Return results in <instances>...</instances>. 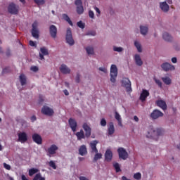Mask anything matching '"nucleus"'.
Returning a JSON list of instances; mask_svg holds the SVG:
<instances>
[{
    "label": "nucleus",
    "instance_id": "f257e3e1",
    "mask_svg": "<svg viewBox=\"0 0 180 180\" xmlns=\"http://www.w3.org/2000/svg\"><path fill=\"white\" fill-rule=\"evenodd\" d=\"M82 128L84 129L85 133L82 129H81L80 131L77 132L76 136L77 140H82V139H85V137H86L87 139H89V137H91V127H89V125L88 124V123L84 122L82 125Z\"/></svg>",
    "mask_w": 180,
    "mask_h": 180
},
{
    "label": "nucleus",
    "instance_id": "f03ea898",
    "mask_svg": "<svg viewBox=\"0 0 180 180\" xmlns=\"http://www.w3.org/2000/svg\"><path fill=\"white\" fill-rule=\"evenodd\" d=\"M163 131L161 129H155L153 127H150L148 131V134H146V137L148 139H157L160 136H162Z\"/></svg>",
    "mask_w": 180,
    "mask_h": 180
},
{
    "label": "nucleus",
    "instance_id": "7ed1b4c3",
    "mask_svg": "<svg viewBox=\"0 0 180 180\" xmlns=\"http://www.w3.org/2000/svg\"><path fill=\"white\" fill-rule=\"evenodd\" d=\"M98 141L95 140L90 143V147L91 148L92 153H96V155L94 158V162H96L98 160H101L102 158V153H98V148H96V146L98 144Z\"/></svg>",
    "mask_w": 180,
    "mask_h": 180
},
{
    "label": "nucleus",
    "instance_id": "20e7f679",
    "mask_svg": "<svg viewBox=\"0 0 180 180\" xmlns=\"http://www.w3.org/2000/svg\"><path fill=\"white\" fill-rule=\"evenodd\" d=\"M110 75V80L112 82V84H115V82H116V78L117 77V67L116 65H111Z\"/></svg>",
    "mask_w": 180,
    "mask_h": 180
},
{
    "label": "nucleus",
    "instance_id": "39448f33",
    "mask_svg": "<svg viewBox=\"0 0 180 180\" xmlns=\"http://www.w3.org/2000/svg\"><path fill=\"white\" fill-rule=\"evenodd\" d=\"M65 39L66 42L69 46H74V44H75V41H74V38H72V32L71 31V28H68Z\"/></svg>",
    "mask_w": 180,
    "mask_h": 180
},
{
    "label": "nucleus",
    "instance_id": "423d86ee",
    "mask_svg": "<svg viewBox=\"0 0 180 180\" xmlns=\"http://www.w3.org/2000/svg\"><path fill=\"white\" fill-rule=\"evenodd\" d=\"M122 86L126 89L127 92H131V82L127 77L122 78L121 81Z\"/></svg>",
    "mask_w": 180,
    "mask_h": 180
},
{
    "label": "nucleus",
    "instance_id": "0eeeda50",
    "mask_svg": "<svg viewBox=\"0 0 180 180\" xmlns=\"http://www.w3.org/2000/svg\"><path fill=\"white\" fill-rule=\"evenodd\" d=\"M117 153H118L120 159L124 160L129 158V153H127L126 149H124V148H122V147L118 148Z\"/></svg>",
    "mask_w": 180,
    "mask_h": 180
},
{
    "label": "nucleus",
    "instance_id": "6e6552de",
    "mask_svg": "<svg viewBox=\"0 0 180 180\" xmlns=\"http://www.w3.org/2000/svg\"><path fill=\"white\" fill-rule=\"evenodd\" d=\"M32 29L31 31L32 33V36L34 38V39H39V29L37 28V26H39V24L37 23V21H34L32 23Z\"/></svg>",
    "mask_w": 180,
    "mask_h": 180
},
{
    "label": "nucleus",
    "instance_id": "1a4fd4ad",
    "mask_svg": "<svg viewBox=\"0 0 180 180\" xmlns=\"http://www.w3.org/2000/svg\"><path fill=\"white\" fill-rule=\"evenodd\" d=\"M8 11L11 15H18V13H19V6L12 3L8 6Z\"/></svg>",
    "mask_w": 180,
    "mask_h": 180
},
{
    "label": "nucleus",
    "instance_id": "9d476101",
    "mask_svg": "<svg viewBox=\"0 0 180 180\" xmlns=\"http://www.w3.org/2000/svg\"><path fill=\"white\" fill-rule=\"evenodd\" d=\"M164 116V113L161 112L160 110H154L151 113H150V117L153 120H155L158 119L159 117H162Z\"/></svg>",
    "mask_w": 180,
    "mask_h": 180
},
{
    "label": "nucleus",
    "instance_id": "9b49d317",
    "mask_svg": "<svg viewBox=\"0 0 180 180\" xmlns=\"http://www.w3.org/2000/svg\"><path fill=\"white\" fill-rule=\"evenodd\" d=\"M161 68L163 70V71L167 72L168 71H174L175 70V66L168 63H164L161 65Z\"/></svg>",
    "mask_w": 180,
    "mask_h": 180
},
{
    "label": "nucleus",
    "instance_id": "f8f14e48",
    "mask_svg": "<svg viewBox=\"0 0 180 180\" xmlns=\"http://www.w3.org/2000/svg\"><path fill=\"white\" fill-rule=\"evenodd\" d=\"M57 150H58V147L56 145L53 144L47 149V155L49 157H51V155H54V154L57 153Z\"/></svg>",
    "mask_w": 180,
    "mask_h": 180
},
{
    "label": "nucleus",
    "instance_id": "ddd939ff",
    "mask_svg": "<svg viewBox=\"0 0 180 180\" xmlns=\"http://www.w3.org/2000/svg\"><path fill=\"white\" fill-rule=\"evenodd\" d=\"M41 113L46 116H53L54 115V110L48 106H44L41 109Z\"/></svg>",
    "mask_w": 180,
    "mask_h": 180
},
{
    "label": "nucleus",
    "instance_id": "4468645a",
    "mask_svg": "<svg viewBox=\"0 0 180 180\" xmlns=\"http://www.w3.org/2000/svg\"><path fill=\"white\" fill-rule=\"evenodd\" d=\"M75 4L77 6V13L78 15H82V13H84V6H82V1H75Z\"/></svg>",
    "mask_w": 180,
    "mask_h": 180
},
{
    "label": "nucleus",
    "instance_id": "2eb2a0df",
    "mask_svg": "<svg viewBox=\"0 0 180 180\" xmlns=\"http://www.w3.org/2000/svg\"><path fill=\"white\" fill-rule=\"evenodd\" d=\"M113 158V153L110 149H107L105 153V161L107 162H110Z\"/></svg>",
    "mask_w": 180,
    "mask_h": 180
},
{
    "label": "nucleus",
    "instance_id": "dca6fc26",
    "mask_svg": "<svg viewBox=\"0 0 180 180\" xmlns=\"http://www.w3.org/2000/svg\"><path fill=\"white\" fill-rule=\"evenodd\" d=\"M49 33L53 39H56V37H57V27L54 25H51L49 27Z\"/></svg>",
    "mask_w": 180,
    "mask_h": 180
},
{
    "label": "nucleus",
    "instance_id": "f3484780",
    "mask_svg": "<svg viewBox=\"0 0 180 180\" xmlns=\"http://www.w3.org/2000/svg\"><path fill=\"white\" fill-rule=\"evenodd\" d=\"M18 141L20 143H26L27 141V134L26 132H20L18 134Z\"/></svg>",
    "mask_w": 180,
    "mask_h": 180
},
{
    "label": "nucleus",
    "instance_id": "a211bd4d",
    "mask_svg": "<svg viewBox=\"0 0 180 180\" xmlns=\"http://www.w3.org/2000/svg\"><path fill=\"white\" fill-rule=\"evenodd\" d=\"M68 122L69 126L70 129H72V131H77V126H78L77 121L72 118H70Z\"/></svg>",
    "mask_w": 180,
    "mask_h": 180
},
{
    "label": "nucleus",
    "instance_id": "6ab92c4d",
    "mask_svg": "<svg viewBox=\"0 0 180 180\" xmlns=\"http://www.w3.org/2000/svg\"><path fill=\"white\" fill-rule=\"evenodd\" d=\"M32 140L34 143L39 145L43 143V139H41V136L39 134H34L32 135Z\"/></svg>",
    "mask_w": 180,
    "mask_h": 180
},
{
    "label": "nucleus",
    "instance_id": "aec40b11",
    "mask_svg": "<svg viewBox=\"0 0 180 180\" xmlns=\"http://www.w3.org/2000/svg\"><path fill=\"white\" fill-rule=\"evenodd\" d=\"M39 60H44V56H49V50L46 47L40 48Z\"/></svg>",
    "mask_w": 180,
    "mask_h": 180
},
{
    "label": "nucleus",
    "instance_id": "412c9836",
    "mask_svg": "<svg viewBox=\"0 0 180 180\" xmlns=\"http://www.w3.org/2000/svg\"><path fill=\"white\" fill-rule=\"evenodd\" d=\"M148 96H150V92L146 89H143L140 95L139 99L142 102H144Z\"/></svg>",
    "mask_w": 180,
    "mask_h": 180
},
{
    "label": "nucleus",
    "instance_id": "4be33fe9",
    "mask_svg": "<svg viewBox=\"0 0 180 180\" xmlns=\"http://www.w3.org/2000/svg\"><path fill=\"white\" fill-rule=\"evenodd\" d=\"M60 71L62 74H70L71 72V69L68 68L66 65L62 64L60 67Z\"/></svg>",
    "mask_w": 180,
    "mask_h": 180
},
{
    "label": "nucleus",
    "instance_id": "5701e85b",
    "mask_svg": "<svg viewBox=\"0 0 180 180\" xmlns=\"http://www.w3.org/2000/svg\"><path fill=\"white\" fill-rule=\"evenodd\" d=\"M156 105L157 106L162 109V110H167V103H165V101H164L163 100H158L156 101Z\"/></svg>",
    "mask_w": 180,
    "mask_h": 180
},
{
    "label": "nucleus",
    "instance_id": "b1692460",
    "mask_svg": "<svg viewBox=\"0 0 180 180\" xmlns=\"http://www.w3.org/2000/svg\"><path fill=\"white\" fill-rule=\"evenodd\" d=\"M160 8L163 12H168L169 11V6L167 1H163L160 4Z\"/></svg>",
    "mask_w": 180,
    "mask_h": 180
},
{
    "label": "nucleus",
    "instance_id": "393cba45",
    "mask_svg": "<svg viewBox=\"0 0 180 180\" xmlns=\"http://www.w3.org/2000/svg\"><path fill=\"white\" fill-rule=\"evenodd\" d=\"M134 60L136 65H139V67L143 65V60H141V57H140V55L136 54L134 56Z\"/></svg>",
    "mask_w": 180,
    "mask_h": 180
},
{
    "label": "nucleus",
    "instance_id": "a878e982",
    "mask_svg": "<svg viewBox=\"0 0 180 180\" xmlns=\"http://www.w3.org/2000/svg\"><path fill=\"white\" fill-rule=\"evenodd\" d=\"M79 153L80 155H86L88 154V150H86V146L85 145L80 146Z\"/></svg>",
    "mask_w": 180,
    "mask_h": 180
},
{
    "label": "nucleus",
    "instance_id": "bb28decb",
    "mask_svg": "<svg viewBox=\"0 0 180 180\" xmlns=\"http://www.w3.org/2000/svg\"><path fill=\"white\" fill-rule=\"evenodd\" d=\"M114 134H115V125L113 124V122H110L109 127H108V135L112 136Z\"/></svg>",
    "mask_w": 180,
    "mask_h": 180
},
{
    "label": "nucleus",
    "instance_id": "cd10ccee",
    "mask_svg": "<svg viewBox=\"0 0 180 180\" xmlns=\"http://www.w3.org/2000/svg\"><path fill=\"white\" fill-rule=\"evenodd\" d=\"M62 18L64 20H65L66 22H68V23H69V25L70 26H73L72 24V21H71V19L70 18V17L68 16V15L67 14H63L62 15Z\"/></svg>",
    "mask_w": 180,
    "mask_h": 180
},
{
    "label": "nucleus",
    "instance_id": "c85d7f7f",
    "mask_svg": "<svg viewBox=\"0 0 180 180\" xmlns=\"http://www.w3.org/2000/svg\"><path fill=\"white\" fill-rule=\"evenodd\" d=\"M140 30H141V34H143V36H146V34H147V33H148V27L141 25Z\"/></svg>",
    "mask_w": 180,
    "mask_h": 180
},
{
    "label": "nucleus",
    "instance_id": "c756f323",
    "mask_svg": "<svg viewBox=\"0 0 180 180\" xmlns=\"http://www.w3.org/2000/svg\"><path fill=\"white\" fill-rule=\"evenodd\" d=\"M163 39L165 41H171L172 40V37H171L168 32H164L162 34Z\"/></svg>",
    "mask_w": 180,
    "mask_h": 180
},
{
    "label": "nucleus",
    "instance_id": "7c9ffc66",
    "mask_svg": "<svg viewBox=\"0 0 180 180\" xmlns=\"http://www.w3.org/2000/svg\"><path fill=\"white\" fill-rule=\"evenodd\" d=\"M20 82L22 86H24V85H26V76L25 75L21 74L20 75Z\"/></svg>",
    "mask_w": 180,
    "mask_h": 180
},
{
    "label": "nucleus",
    "instance_id": "2f4dec72",
    "mask_svg": "<svg viewBox=\"0 0 180 180\" xmlns=\"http://www.w3.org/2000/svg\"><path fill=\"white\" fill-rule=\"evenodd\" d=\"M162 80L166 85H171V83L172 82V80H171V78L168 77H162Z\"/></svg>",
    "mask_w": 180,
    "mask_h": 180
},
{
    "label": "nucleus",
    "instance_id": "473e14b6",
    "mask_svg": "<svg viewBox=\"0 0 180 180\" xmlns=\"http://www.w3.org/2000/svg\"><path fill=\"white\" fill-rule=\"evenodd\" d=\"M37 172H39L38 169L31 168L29 170V175H30V176H33V175H34V174H37Z\"/></svg>",
    "mask_w": 180,
    "mask_h": 180
},
{
    "label": "nucleus",
    "instance_id": "72a5a7b5",
    "mask_svg": "<svg viewBox=\"0 0 180 180\" xmlns=\"http://www.w3.org/2000/svg\"><path fill=\"white\" fill-rule=\"evenodd\" d=\"M113 167H114L116 172H120L122 171V169H120V165H119V163L114 162L113 163Z\"/></svg>",
    "mask_w": 180,
    "mask_h": 180
},
{
    "label": "nucleus",
    "instance_id": "f704fd0d",
    "mask_svg": "<svg viewBox=\"0 0 180 180\" xmlns=\"http://www.w3.org/2000/svg\"><path fill=\"white\" fill-rule=\"evenodd\" d=\"M86 51L87 54H94V47L92 46H87L86 48Z\"/></svg>",
    "mask_w": 180,
    "mask_h": 180
},
{
    "label": "nucleus",
    "instance_id": "c9c22d12",
    "mask_svg": "<svg viewBox=\"0 0 180 180\" xmlns=\"http://www.w3.org/2000/svg\"><path fill=\"white\" fill-rule=\"evenodd\" d=\"M134 46L135 47H136L139 53H141L142 50H141V45L139 43V41H136L134 42Z\"/></svg>",
    "mask_w": 180,
    "mask_h": 180
},
{
    "label": "nucleus",
    "instance_id": "e433bc0d",
    "mask_svg": "<svg viewBox=\"0 0 180 180\" xmlns=\"http://www.w3.org/2000/svg\"><path fill=\"white\" fill-rule=\"evenodd\" d=\"M49 167H51V168H53V169H57V166L56 165V163L53 160H51L49 162Z\"/></svg>",
    "mask_w": 180,
    "mask_h": 180
},
{
    "label": "nucleus",
    "instance_id": "4c0bfd02",
    "mask_svg": "<svg viewBox=\"0 0 180 180\" xmlns=\"http://www.w3.org/2000/svg\"><path fill=\"white\" fill-rule=\"evenodd\" d=\"M134 179L140 180L141 179V173L138 172L134 174Z\"/></svg>",
    "mask_w": 180,
    "mask_h": 180
},
{
    "label": "nucleus",
    "instance_id": "58836bf2",
    "mask_svg": "<svg viewBox=\"0 0 180 180\" xmlns=\"http://www.w3.org/2000/svg\"><path fill=\"white\" fill-rule=\"evenodd\" d=\"M77 26L80 29H85V23L82 22V21L77 22Z\"/></svg>",
    "mask_w": 180,
    "mask_h": 180
},
{
    "label": "nucleus",
    "instance_id": "ea45409f",
    "mask_svg": "<svg viewBox=\"0 0 180 180\" xmlns=\"http://www.w3.org/2000/svg\"><path fill=\"white\" fill-rule=\"evenodd\" d=\"M11 72V68L6 67L3 69L2 74H9Z\"/></svg>",
    "mask_w": 180,
    "mask_h": 180
},
{
    "label": "nucleus",
    "instance_id": "a19ab883",
    "mask_svg": "<svg viewBox=\"0 0 180 180\" xmlns=\"http://www.w3.org/2000/svg\"><path fill=\"white\" fill-rule=\"evenodd\" d=\"M75 82H77V84H79V82H81V75L79 73H77L76 75Z\"/></svg>",
    "mask_w": 180,
    "mask_h": 180
},
{
    "label": "nucleus",
    "instance_id": "79ce46f5",
    "mask_svg": "<svg viewBox=\"0 0 180 180\" xmlns=\"http://www.w3.org/2000/svg\"><path fill=\"white\" fill-rule=\"evenodd\" d=\"M113 50L114 51H117V53H121V51H123V48L114 46Z\"/></svg>",
    "mask_w": 180,
    "mask_h": 180
},
{
    "label": "nucleus",
    "instance_id": "37998d69",
    "mask_svg": "<svg viewBox=\"0 0 180 180\" xmlns=\"http://www.w3.org/2000/svg\"><path fill=\"white\" fill-rule=\"evenodd\" d=\"M155 82L160 88H162V82H161V80L155 79Z\"/></svg>",
    "mask_w": 180,
    "mask_h": 180
},
{
    "label": "nucleus",
    "instance_id": "c03bdc74",
    "mask_svg": "<svg viewBox=\"0 0 180 180\" xmlns=\"http://www.w3.org/2000/svg\"><path fill=\"white\" fill-rule=\"evenodd\" d=\"M100 123H101V126H102L103 127H105V126H106V120H105L104 118L101 119Z\"/></svg>",
    "mask_w": 180,
    "mask_h": 180
},
{
    "label": "nucleus",
    "instance_id": "a18cd8bd",
    "mask_svg": "<svg viewBox=\"0 0 180 180\" xmlns=\"http://www.w3.org/2000/svg\"><path fill=\"white\" fill-rule=\"evenodd\" d=\"M115 117L116 120H117V121L122 120V117H120V115L117 112H115Z\"/></svg>",
    "mask_w": 180,
    "mask_h": 180
},
{
    "label": "nucleus",
    "instance_id": "49530a36",
    "mask_svg": "<svg viewBox=\"0 0 180 180\" xmlns=\"http://www.w3.org/2000/svg\"><path fill=\"white\" fill-rule=\"evenodd\" d=\"M30 70L34 72H37V71H39V68L37 66H32Z\"/></svg>",
    "mask_w": 180,
    "mask_h": 180
},
{
    "label": "nucleus",
    "instance_id": "de8ad7c7",
    "mask_svg": "<svg viewBox=\"0 0 180 180\" xmlns=\"http://www.w3.org/2000/svg\"><path fill=\"white\" fill-rule=\"evenodd\" d=\"M89 18H91V19H94V18L95 17V13H94V11H89Z\"/></svg>",
    "mask_w": 180,
    "mask_h": 180
},
{
    "label": "nucleus",
    "instance_id": "09e8293b",
    "mask_svg": "<svg viewBox=\"0 0 180 180\" xmlns=\"http://www.w3.org/2000/svg\"><path fill=\"white\" fill-rule=\"evenodd\" d=\"M98 70L99 71H102V72H104L105 74L108 72V70L106 69V68H99Z\"/></svg>",
    "mask_w": 180,
    "mask_h": 180
},
{
    "label": "nucleus",
    "instance_id": "8fccbe9b",
    "mask_svg": "<svg viewBox=\"0 0 180 180\" xmlns=\"http://www.w3.org/2000/svg\"><path fill=\"white\" fill-rule=\"evenodd\" d=\"M4 167L6 169H8V171H10L11 169V165L6 164V163H4Z\"/></svg>",
    "mask_w": 180,
    "mask_h": 180
},
{
    "label": "nucleus",
    "instance_id": "3c124183",
    "mask_svg": "<svg viewBox=\"0 0 180 180\" xmlns=\"http://www.w3.org/2000/svg\"><path fill=\"white\" fill-rule=\"evenodd\" d=\"M35 4L38 6L44 5V1H35Z\"/></svg>",
    "mask_w": 180,
    "mask_h": 180
},
{
    "label": "nucleus",
    "instance_id": "603ef678",
    "mask_svg": "<svg viewBox=\"0 0 180 180\" xmlns=\"http://www.w3.org/2000/svg\"><path fill=\"white\" fill-rule=\"evenodd\" d=\"M30 46H31V47H36V42L33 41H30L29 42Z\"/></svg>",
    "mask_w": 180,
    "mask_h": 180
},
{
    "label": "nucleus",
    "instance_id": "864d4df0",
    "mask_svg": "<svg viewBox=\"0 0 180 180\" xmlns=\"http://www.w3.org/2000/svg\"><path fill=\"white\" fill-rule=\"evenodd\" d=\"M39 179H40V173L37 174L32 180H39Z\"/></svg>",
    "mask_w": 180,
    "mask_h": 180
},
{
    "label": "nucleus",
    "instance_id": "5fc2aeb1",
    "mask_svg": "<svg viewBox=\"0 0 180 180\" xmlns=\"http://www.w3.org/2000/svg\"><path fill=\"white\" fill-rule=\"evenodd\" d=\"M94 9H95L96 12L98 13L97 16H99V15H101V10H99V8L98 7H94Z\"/></svg>",
    "mask_w": 180,
    "mask_h": 180
},
{
    "label": "nucleus",
    "instance_id": "6e6d98bb",
    "mask_svg": "<svg viewBox=\"0 0 180 180\" xmlns=\"http://www.w3.org/2000/svg\"><path fill=\"white\" fill-rule=\"evenodd\" d=\"M63 94H64L66 96H68V95H70V93L68 92V90H67V89L63 90Z\"/></svg>",
    "mask_w": 180,
    "mask_h": 180
},
{
    "label": "nucleus",
    "instance_id": "4d7b16f0",
    "mask_svg": "<svg viewBox=\"0 0 180 180\" xmlns=\"http://www.w3.org/2000/svg\"><path fill=\"white\" fill-rule=\"evenodd\" d=\"M176 61H177L176 58L174 57V58H172V62L174 64H176Z\"/></svg>",
    "mask_w": 180,
    "mask_h": 180
},
{
    "label": "nucleus",
    "instance_id": "13d9d810",
    "mask_svg": "<svg viewBox=\"0 0 180 180\" xmlns=\"http://www.w3.org/2000/svg\"><path fill=\"white\" fill-rule=\"evenodd\" d=\"M31 122H36V116L33 115L31 117Z\"/></svg>",
    "mask_w": 180,
    "mask_h": 180
},
{
    "label": "nucleus",
    "instance_id": "bf43d9fd",
    "mask_svg": "<svg viewBox=\"0 0 180 180\" xmlns=\"http://www.w3.org/2000/svg\"><path fill=\"white\" fill-rule=\"evenodd\" d=\"M79 180H89V179H88V178H86V177H85V176H80V177L79 178Z\"/></svg>",
    "mask_w": 180,
    "mask_h": 180
},
{
    "label": "nucleus",
    "instance_id": "052dcab7",
    "mask_svg": "<svg viewBox=\"0 0 180 180\" xmlns=\"http://www.w3.org/2000/svg\"><path fill=\"white\" fill-rule=\"evenodd\" d=\"M88 34H91V36H96V32H89Z\"/></svg>",
    "mask_w": 180,
    "mask_h": 180
},
{
    "label": "nucleus",
    "instance_id": "680f3d73",
    "mask_svg": "<svg viewBox=\"0 0 180 180\" xmlns=\"http://www.w3.org/2000/svg\"><path fill=\"white\" fill-rule=\"evenodd\" d=\"M117 122H118V125H120L122 127L123 126V124H122V120H119Z\"/></svg>",
    "mask_w": 180,
    "mask_h": 180
},
{
    "label": "nucleus",
    "instance_id": "e2e57ef3",
    "mask_svg": "<svg viewBox=\"0 0 180 180\" xmlns=\"http://www.w3.org/2000/svg\"><path fill=\"white\" fill-rule=\"evenodd\" d=\"M134 120H135V122H139V117L135 115L134 117Z\"/></svg>",
    "mask_w": 180,
    "mask_h": 180
},
{
    "label": "nucleus",
    "instance_id": "0e129e2a",
    "mask_svg": "<svg viewBox=\"0 0 180 180\" xmlns=\"http://www.w3.org/2000/svg\"><path fill=\"white\" fill-rule=\"evenodd\" d=\"M6 54L7 57H9L11 56V51H8Z\"/></svg>",
    "mask_w": 180,
    "mask_h": 180
},
{
    "label": "nucleus",
    "instance_id": "69168bd1",
    "mask_svg": "<svg viewBox=\"0 0 180 180\" xmlns=\"http://www.w3.org/2000/svg\"><path fill=\"white\" fill-rule=\"evenodd\" d=\"M44 100L42 98L39 97V103H41V102H44Z\"/></svg>",
    "mask_w": 180,
    "mask_h": 180
},
{
    "label": "nucleus",
    "instance_id": "338daca9",
    "mask_svg": "<svg viewBox=\"0 0 180 180\" xmlns=\"http://www.w3.org/2000/svg\"><path fill=\"white\" fill-rule=\"evenodd\" d=\"M39 180H46L44 177H41V174H40Z\"/></svg>",
    "mask_w": 180,
    "mask_h": 180
},
{
    "label": "nucleus",
    "instance_id": "774afa93",
    "mask_svg": "<svg viewBox=\"0 0 180 180\" xmlns=\"http://www.w3.org/2000/svg\"><path fill=\"white\" fill-rule=\"evenodd\" d=\"M84 160H85V158H79V161H84Z\"/></svg>",
    "mask_w": 180,
    "mask_h": 180
}]
</instances>
